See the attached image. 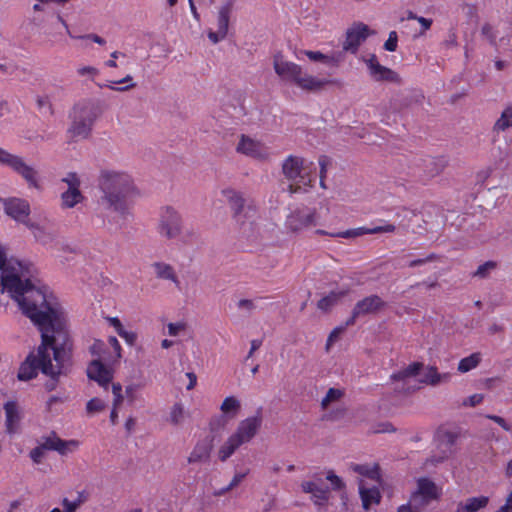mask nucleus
Instances as JSON below:
<instances>
[{"instance_id": "nucleus-41", "label": "nucleus", "mask_w": 512, "mask_h": 512, "mask_svg": "<svg viewBox=\"0 0 512 512\" xmlns=\"http://www.w3.org/2000/svg\"><path fill=\"white\" fill-rule=\"evenodd\" d=\"M300 54L305 55L312 62H320L328 66H336L338 64L334 56L323 54L320 51L303 50Z\"/></svg>"}, {"instance_id": "nucleus-4", "label": "nucleus", "mask_w": 512, "mask_h": 512, "mask_svg": "<svg viewBox=\"0 0 512 512\" xmlns=\"http://www.w3.org/2000/svg\"><path fill=\"white\" fill-rule=\"evenodd\" d=\"M26 227L35 240L47 249L64 252L75 251L67 240L59 235L53 220L45 214L35 215L30 222H27Z\"/></svg>"}, {"instance_id": "nucleus-20", "label": "nucleus", "mask_w": 512, "mask_h": 512, "mask_svg": "<svg viewBox=\"0 0 512 512\" xmlns=\"http://www.w3.org/2000/svg\"><path fill=\"white\" fill-rule=\"evenodd\" d=\"M364 61L373 80L378 82L385 81L391 83H397L400 81L398 74L390 68L381 65L374 54L370 55Z\"/></svg>"}, {"instance_id": "nucleus-16", "label": "nucleus", "mask_w": 512, "mask_h": 512, "mask_svg": "<svg viewBox=\"0 0 512 512\" xmlns=\"http://www.w3.org/2000/svg\"><path fill=\"white\" fill-rule=\"evenodd\" d=\"M373 34H375V32L366 24L360 22L355 23L346 32V38L343 42V50L355 54L360 45Z\"/></svg>"}, {"instance_id": "nucleus-40", "label": "nucleus", "mask_w": 512, "mask_h": 512, "mask_svg": "<svg viewBox=\"0 0 512 512\" xmlns=\"http://www.w3.org/2000/svg\"><path fill=\"white\" fill-rule=\"evenodd\" d=\"M423 365L418 362L409 364L404 369L391 375V379L394 381H407L409 378L415 377L419 374Z\"/></svg>"}, {"instance_id": "nucleus-49", "label": "nucleus", "mask_w": 512, "mask_h": 512, "mask_svg": "<svg viewBox=\"0 0 512 512\" xmlns=\"http://www.w3.org/2000/svg\"><path fill=\"white\" fill-rule=\"evenodd\" d=\"M343 331V327H336L330 332L325 344V350L327 352H329L333 345L340 339V336L343 333Z\"/></svg>"}, {"instance_id": "nucleus-26", "label": "nucleus", "mask_w": 512, "mask_h": 512, "mask_svg": "<svg viewBox=\"0 0 512 512\" xmlns=\"http://www.w3.org/2000/svg\"><path fill=\"white\" fill-rule=\"evenodd\" d=\"M385 306L384 301L376 295H372L359 301L354 309L353 316L359 317L362 315L372 314L380 311Z\"/></svg>"}, {"instance_id": "nucleus-6", "label": "nucleus", "mask_w": 512, "mask_h": 512, "mask_svg": "<svg viewBox=\"0 0 512 512\" xmlns=\"http://www.w3.org/2000/svg\"><path fill=\"white\" fill-rule=\"evenodd\" d=\"M233 18V0H226L216 7L211 26L206 30L207 38L211 44L216 45L228 37Z\"/></svg>"}, {"instance_id": "nucleus-62", "label": "nucleus", "mask_w": 512, "mask_h": 512, "mask_svg": "<svg viewBox=\"0 0 512 512\" xmlns=\"http://www.w3.org/2000/svg\"><path fill=\"white\" fill-rule=\"evenodd\" d=\"M242 479H243V475L234 476V478L229 483V485L227 487L221 489V491L219 493H217V495H222V494L230 491L233 487L237 486L241 482Z\"/></svg>"}, {"instance_id": "nucleus-46", "label": "nucleus", "mask_w": 512, "mask_h": 512, "mask_svg": "<svg viewBox=\"0 0 512 512\" xmlns=\"http://www.w3.org/2000/svg\"><path fill=\"white\" fill-rule=\"evenodd\" d=\"M45 446L46 445H45V438H44L38 446H36L35 448H33L30 451L29 456L35 464L41 463L42 460L44 459L46 451L49 450V448H47Z\"/></svg>"}, {"instance_id": "nucleus-38", "label": "nucleus", "mask_w": 512, "mask_h": 512, "mask_svg": "<svg viewBox=\"0 0 512 512\" xmlns=\"http://www.w3.org/2000/svg\"><path fill=\"white\" fill-rule=\"evenodd\" d=\"M482 361V354L480 352H475L470 354L467 357L462 358L457 366V371L459 373H467L479 366Z\"/></svg>"}, {"instance_id": "nucleus-24", "label": "nucleus", "mask_w": 512, "mask_h": 512, "mask_svg": "<svg viewBox=\"0 0 512 512\" xmlns=\"http://www.w3.org/2000/svg\"><path fill=\"white\" fill-rule=\"evenodd\" d=\"M45 447L49 450L57 451L61 455H68L79 448V441L75 439L63 440L56 435H50L45 438Z\"/></svg>"}, {"instance_id": "nucleus-37", "label": "nucleus", "mask_w": 512, "mask_h": 512, "mask_svg": "<svg viewBox=\"0 0 512 512\" xmlns=\"http://www.w3.org/2000/svg\"><path fill=\"white\" fill-rule=\"evenodd\" d=\"M103 87L116 91V92H126L132 90L136 87V83L134 82L133 77L128 74L124 78L118 81L110 80L107 81Z\"/></svg>"}, {"instance_id": "nucleus-11", "label": "nucleus", "mask_w": 512, "mask_h": 512, "mask_svg": "<svg viewBox=\"0 0 512 512\" xmlns=\"http://www.w3.org/2000/svg\"><path fill=\"white\" fill-rule=\"evenodd\" d=\"M158 234L165 239H174L182 232L181 214L171 206L163 207L157 224Z\"/></svg>"}, {"instance_id": "nucleus-21", "label": "nucleus", "mask_w": 512, "mask_h": 512, "mask_svg": "<svg viewBox=\"0 0 512 512\" xmlns=\"http://www.w3.org/2000/svg\"><path fill=\"white\" fill-rule=\"evenodd\" d=\"M3 409L6 430L9 434H14L17 432L23 418L22 408L16 400L9 399L4 403Z\"/></svg>"}, {"instance_id": "nucleus-17", "label": "nucleus", "mask_w": 512, "mask_h": 512, "mask_svg": "<svg viewBox=\"0 0 512 512\" xmlns=\"http://www.w3.org/2000/svg\"><path fill=\"white\" fill-rule=\"evenodd\" d=\"M348 470L355 474L358 487L360 483L364 485L371 482L380 483L381 476L376 463H350Z\"/></svg>"}, {"instance_id": "nucleus-53", "label": "nucleus", "mask_w": 512, "mask_h": 512, "mask_svg": "<svg viewBox=\"0 0 512 512\" xmlns=\"http://www.w3.org/2000/svg\"><path fill=\"white\" fill-rule=\"evenodd\" d=\"M398 35L395 31L389 33L388 39L384 43V49L389 52H394L397 49Z\"/></svg>"}, {"instance_id": "nucleus-19", "label": "nucleus", "mask_w": 512, "mask_h": 512, "mask_svg": "<svg viewBox=\"0 0 512 512\" xmlns=\"http://www.w3.org/2000/svg\"><path fill=\"white\" fill-rule=\"evenodd\" d=\"M113 366L100 360H92L87 367V376L90 380L105 388L113 379Z\"/></svg>"}, {"instance_id": "nucleus-57", "label": "nucleus", "mask_w": 512, "mask_h": 512, "mask_svg": "<svg viewBox=\"0 0 512 512\" xmlns=\"http://www.w3.org/2000/svg\"><path fill=\"white\" fill-rule=\"evenodd\" d=\"M483 399V394L476 393L464 399L463 405L468 407H474L482 403Z\"/></svg>"}, {"instance_id": "nucleus-5", "label": "nucleus", "mask_w": 512, "mask_h": 512, "mask_svg": "<svg viewBox=\"0 0 512 512\" xmlns=\"http://www.w3.org/2000/svg\"><path fill=\"white\" fill-rule=\"evenodd\" d=\"M262 425V417L260 415H252L241 420L236 429L222 443L218 449V458L226 461L235 451L250 442L258 433Z\"/></svg>"}, {"instance_id": "nucleus-31", "label": "nucleus", "mask_w": 512, "mask_h": 512, "mask_svg": "<svg viewBox=\"0 0 512 512\" xmlns=\"http://www.w3.org/2000/svg\"><path fill=\"white\" fill-rule=\"evenodd\" d=\"M189 417V412L182 402L174 403L168 412L167 422L173 426H183Z\"/></svg>"}, {"instance_id": "nucleus-3", "label": "nucleus", "mask_w": 512, "mask_h": 512, "mask_svg": "<svg viewBox=\"0 0 512 512\" xmlns=\"http://www.w3.org/2000/svg\"><path fill=\"white\" fill-rule=\"evenodd\" d=\"M273 68L279 78L293 83L303 91L317 92L329 83L324 78L303 71L300 65L287 60L282 53L273 56Z\"/></svg>"}, {"instance_id": "nucleus-61", "label": "nucleus", "mask_w": 512, "mask_h": 512, "mask_svg": "<svg viewBox=\"0 0 512 512\" xmlns=\"http://www.w3.org/2000/svg\"><path fill=\"white\" fill-rule=\"evenodd\" d=\"M237 307L242 311H251L255 308V305L250 299H241L238 301Z\"/></svg>"}, {"instance_id": "nucleus-25", "label": "nucleus", "mask_w": 512, "mask_h": 512, "mask_svg": "<svg viewBox=\"0 0 512 512\" xmlns=\"http://www.w3.org/2000/svg\"><path fill=\"white\" fill-rule=\"evenodd\" d=\"M221 193L223 197L229 202L236 217H239L243 211H246L247 214H255V208L250 205H246L243 196L239 192L231 188H226L223 189Z\"/></svg>"}, {"instance_id": "nucleus-56", "label": "nucleus", "mask_w": 512, "mask_h": 512, "mask_svg": "<svg viewBox=\"0 0 512 512\" xmlns=\"http://www.w3.org/2000/svg\"><path fill=\"white\" fill-rule=\"evenodd\" d=\"M119 336L123 338L126 344H128L129 346H133L138 339V335L136 332L127 330L126 328L122 331V333Z\"/></svg>"}, {"instance_id": "nucleus-9", "label": "nucleus", "mask_w": 512, "mask_h": 512, "mask_svg": "<svg viewBox=\"0 0 512 512\" xmlns=\"http://www.w3.org/2000/svg\"><path fill=\"white\" fill-rule=\"evenodd\" d=\"M313 163L308 162L302 157L290 155L282 164L284 176L296 185H306L310 182V172Z\"/></svg>"}, {"instance_id": "nucleus-64", "label": "nucleus", "mask_w": 512, "mask_h": 512, "mask_svg": "<svg viewBox=\"0 0 512 512\" xmlns=\"http://www.w3.org/2000/svg\"><path fill=\"white\" fill-rule=\"evenodd\" d=\"M186 377L188 378L189 382L186 386L187 390H192L197 385V376L194 372H187Z\"/></svg>"}, {"instance_id": "nucleus-15", "label": "nucleus", "mask_w": 512, "mask_h": 512, "mask_svg": "<svg viewBox=\"0 0 512 512\" xmlns=\"http://www.w3.org/2000/svg\"><path fill=\"white\" fill-rule=\"evenodd\" d=\"M5 213L17 222L27 225L32 218L30 204L27 200L17 197L1 199Z\"/></svg>"}, {"instance_id": "nucleus-45", "label": "nucleus", "mask_w": 512, "mask_h": 512, "mask_svg": "<svg viewBox=\"0 0 512 512\" xmlns=\"http://www.w3.org/2000/svg\"><path fill=\"white\" fill-rule=\"evenodd\" d=\"M106 406H107V403L105 400L98 398V397L91 398L86 403V407H85L86 414L90 417L95 416L96 414L103 412L105 410Z\"/></svg>"}, {"instance_id": "nucleus-32", "label": "nucleus", "mask_w": 512, "mask_h": 512, "mask_svg": "<svg viewBox=\"0 0 512 512\" xmlns=\"http://www.w3.org/2000/svg\"><path fill=\"white\" fill-rule=\"evenodd\" d=\"M489 501L490 498L484 495L470 497L459 503L457 509L462 510V512H478L486 508Z\"/></svg>"}, {"instance_id": "nucleus-33", "label": "nucleus", "mask_w": 512, "mask_h": 512, "mask_svg": "<svg viewBox=\"0 0 512 512\" xmlns=\"http://www.w3.org/2000/svg\"><path fill=\"white\" fill-rule=\"evenodd\" d=\"M211 452V445L207 442H199L195 445L190 455L188 462L190 464H198L206 462L209 459Z\"/></svg>"}, {"instance_id": "nucleus-52", "label": "nucleus", "mask_w": 512, "mask_h": 512, "mask_svg": "<svg viewBox=\"0 0 512 512\" xmlns=\"http://www.w3.org/2000/svg\"><path fill=\"white\" fill-rule=\"evenodd\" d=\"M496 267V263L493 262V261H488V262H485L484 264L480 265L476 272H475V275L478 276V277H486L492 270H494Z\"/></svg>"}, {"instance_id": "nucleus-30", "label": "nucleus", "mask_w": 512, "mask_h": 512, "mask_svg": "<svg viewBox=\"0 0 512 512\" xmlns=\"http://www.w3.org/2000/svg\"><path fill=\"white\" fill-rule=\"evenodd\" d=\"M92 125L83 121L71 119V124L67 130V137L70 141H79L89 137Z\"/></svg>"}, {"instance_id": "nucleus-48", "label": "nucleus", "mask_w": 512, "mask_h": 512, "mask_svg": "<svg viewBox=\"0 0 512 512\" xmlns=\"http://www.w3.org/2000/svg\"><path fill=\"white\" fill-rule=\"evenodd\" d=\"M396 227L393 224L385 223L384 225L374 226L371 228L364 227L366 234L393 233Z\"/></svg>"}, {"instance_id": "nucleus-43", "label": "nucleus", "mask_w": 512, "mask_h": 512, "mask_svg": "<svg viewBox=\"0 0 512 512\" xmlns=\"http://www.w3.org/2000/svg\"><path fill=\"white\" fill-rule=\"evenodd\" d=\"M510 127H512V103L504 108L500 117L494 124L496 131H505Z\"/></svg>"}, {"instance_id": "nucleus-47", "label": "nucleus", "mask_w": 512, "mask_h": 512, "mask_svg": "<svg viewBox=\"0 0 512 512\" xmlns=\"http://www.w3.org/2000/svg\"><path fill=\"white\" fill-rule=\"evenodd\" d=\"M326 480L330 483L333 490L340 491L346 488L344 480L332 470L326 472Z\"/></svg>"}, {"instance_id": "nucleus-27", "label": "nucleus", "mask_w": 512, "mask_h": 512, "mask_svg": "<svg viewBox=\"0 0 512 512\" xmlns=\"http://www.w3.org/2000/svg\"><path fill=\"white\" fill-rule=\"evenodd\" d=\"M301 489L304 493L311 495V501L317 506L325 505L330 497L329 490L320 487L313 481H304L301 483Z\"/></svg>"}, {"instance_id": "nucleus-50", "label": "nucleus", "mask_w": 512, "mask_h": 512, "mask_svg": "<svg viewBox=\"0 0 512 512\" xmlns=\"http://www.w3.org/2000/svg\"><path fill=\"white\" fill-rule=\"evenodd\" d=\"M140 388V384L137 383H130L125 387V395L129 402L132 403L138 399Z\"/></svg>"}, {"instance_id": "nucleus-63", "label": "nucleus", "mask_w": 512, "mask_h": 512, "mask_svg": "<svg viewBox=\"0 0 512 512\" xmlns=\"http://www.w3.org/2000/svg\"><path fill=\"white\" fill-rule=\"evenodd\" d=\"M496 512H512V490L508 493L504 505H502Z\"/></svg>"}, {"instance_id": "nucleus-10", "label": "nucleus", "mask_w": 512, "mask_h": 512, "mask_svg": "<svg viewBox=\"0 0 512 512\" xmlns=\"http://www.w3.org/2000/svg\"><path fill=\"white\" fill-rule=\"evenodd\" d=\"M89 351L92 356L96 357L94 360H100L109 365H116L122 358L123 349L118 339L110 336L107 339V343L102 340H95L90 345Z\"/></svg>"}, {"instance_id": "nucleus-35", "label": "nucleus", "mask_w": 512, "mask_h": 512, "mask_svg": "<svg viewBox=\"0 0 512 512\" xmlns=\"http://www.w3.org/2000/svg\"><path fill=\"white\" fill-rule=\"evenodd\" d=\"M451 375L449 373H439L435 367H427L421 382L436 386L449 382Z\"/></svg>"}, {"instance_id": "nucleus-7", "label": "nucleus", "mask_w": 512, "mask_h": 512, "mask_svg": "<svg viewBox=\"0 0 512 512\" xmlns=\"http://www.w3.org/2000/svg\"><path fill=\"white\" fill-rule=\"evenodd\" d=\"M0 165L8 167L13 172L20 175L29 187L40 188L37 170L27 163L22 156L10 153L0 147Z\"/></svg>"}, {"instance_id": "nucleus-36", "label": "nucleus", "mask_w": 512, "mask_h": 512, "mask_svg": "<svg viewBox=\"0 0 512 512\" xmlns=\"http://www.w3.org/2000/svg\"><path fill=\"white\" fill-rule=\"evenodd\" d=\"M152 269L157 278L177 282L175 270L170 264L165 262H155L152 264Z\"/></svg>"}, {"instance_id": "nucleus-28", "label": "nucleus", "mask_w": 512, "mask_h": 512, "mask_svg": "<svg viewBox=\"0 0 512 512\" xmlns=\"http://www.w3.org/2000/svg\"><path fill=\"white\" fill-rule=\"evenodd\" d=\"M241 408L242 405L240 399L234 395H230L223 399V401L220 404L219 410L224 419L232 420L239 415Z\"/></svg>"}, {"instance_id": "nucleus-13", "label": "nucleus", "mask_w": 512, "mask_h": 512, "mask_svg": "<svg viewBox=\"0 0 512 512\" xmlns=\"http://www.w3.org/2000/svg\"><path fill=\"white\" fill-rule=\"evenodd\" d=\"M67 188L60 195V205L63 209H72L83 203L85 196L80 190L81 179L74 173H67L61 180Z\"/></svg>"}, {"instance_id": "nucleus-59", "label": "nucleus", "mask_w": 512, "mask_h": 512, "mask_svg": "<svg viewBox=\"0 0 512 512\" xmlns=\"http://www.w3.org/2000/svg\"><path fill=\"white\" fill-rule=\"evenodd\" d=\"M418 23L421 26V30L419 32V35H424L427 30L431 28V25L433 23L432 19L425 18V17H419L417 18Z\"/></svg>"}, {"instance_id": "nucleus-55", "label": "nucleus", "mask_w": 512, "mask_h": 512, "mask_svg": "<svg viewBox=\"0 0 512 512\" xmlns=\"http://www.w3.org/2000/svg\"><path fill=\"white\" fill-rule=\"evenodd\" d=\"M77 74L79 76H87L93 78L99 74V70L93 66H81L77 68Z\"/></svg>"}, {"instance_id": "nucleus-12", "label": "nucleus", "mask_w": 512, "mask_h": 512, "mask_svg": "<svg viewBox=\"0 0 512 512\" xmlns=\"http://www.w3.org/2000/svg\"><path fill=\"white\" fill-rule=\"evenodd\" d=\"M237 153L258 161H267L271 151L262 141L246 134H241L235 146Z\"/></svg>"}, {"instance_id": "nucleus-42", "label": "nucleus", "mask_w": 512, "mask_h": 512, "mask_svg": "<svg viewBox=\"0 0 512 512\" xmlns=\"http://www.w3.org/2000/svg\"><path fill=\"white\" fill-rule=\"evenodd\" d=\"M57 19H58L59 23H60V24L63 26V28L65 29L66 34H67L71 39H88V40H91V41H93V42H95V43H97V44H99V45H104V44L106 43V41H105L102 37H100V36H98V35H96V34H86V35H80V36H78V35H74V34L71 32V30H70V28H69L68 23L66 22V20H65L61 15H58V16H57Z\"/></svg>"}, {"instance_id": "nucleus-22", "label": "nucleus", "mask_w": 512, "mask_h": 512, "mask_svg": "<svg viewBox=\"0 0 512 512\" xmlns=\"http://www.w3.org/2000/svg\"><path fill=\"white\" fill-rule=\"evenodd\" d=\"M99 116V110L95 103L91 101H81L74 105L70 118L83 121L87 124L94 125Z\"/></svg>"}, {"instance_id": "nucleus-23", "label": "nucleus", "mask_w": 512, "mask_h": 512, "mask_svg": "<svg viewBox=\"0 0 512 512\" xmlns=\"http://www.w3.org/2000/svg\"><path fill=\"white\" fill-rule=\"evenodd\" d=\"M380 483H360L358 493L361 499L362 507L364 510H369L372 506L378 505L381 501L382 495L379 488Z\"/></svg>"}, {"instance_id": "nucleus-58", "label": "nucleus", "mask_w": 512, "mask_h": 512, "mask_svg": "<svg viewBox=\"0 0 512 512\" xmlns=\"http://www.w3.org/2000/svg\"><path fill=\"white\" fill-rule=\"evenodd\" d=\"M107 321L109 325L114 328L118 335H120L122 331L125 329L124 325L117 317H109Z\"/></svg>"}, {"instance_id": "nucleus-60", "label": "nucleus", "mask_w": 512, "mask_h": 512, "mask_svg": "<svg viewBox=\"0 0 512 512\" xmlns=\"http://www.w3.org/2000/svg\"><path fill=\"white\" fill-rule=\"evenodd\" d=\"M489 419L496 422L498 425H500L504 430L506 431H512V424L508 423L504 418L496 415H490L488 416Z\"/></svg>"}, {"instance_id": "nucleus-29", "label": "nucleus", "mask_w": 512, "mask_h": 512, "mask_svg": "<svg viewBox=\"0 0 512 512\" xmlns=\"http://www.w3.org/2000/svg\"><path fill=\"white\" fill-rule=\"evenodd\" d=\"M349 293V289L346 287H338L332 290L329 294L322 297L318 301V308L322 311H329L332 307L338 304L344 297Z\"/></svg>"}, {"instance_id": "nucleus-8", "label": "nucleus", "mask_w": 512, "mask_h": 512, "mask_svg": "<svg viewBox=\"0 0 512 512\" xmlns=\"http://www.w3.org/2000/svg\"><path fill=\"white\" fill-rule=\"evenodd\" d=\"M318 224H320V214L316 208L299 207L286 216L284 227L288 233L298 235Z\"/></svg>"}, {"instance_id": "nucleus-18", "label": "nucleus", "mask_w": 512, "mask_h": 512, "mask_svg": "<svg viewBox=\"0 0 512 512\" xmlns=\"http://www.w3.org/2000/svg\"><path fill=\"white\" fill-rule=\"evenodd\" d=\"M459 437L456 429L450 427H440L435 435L437 448L441 451L438 461L448 458L453 453V447Z\"/></svg>"}, {"instance_id": "nucleus-44", "label": "nucleus", "mask_w": 512, "mask_h": 512, "mask_svg": "<svg viewBox=\"0 0 512 512\" xmlns=\"http://www.w3.org/2000/svg\"><path fill=\"white\" fill-rule=\"evenodd\" d=\"M167 334L170 337H180L187 334L189 325L186 321L180 320L175 322H169L167 325Z\"/></svg>"}, {"instance_id": "nucleus-14", "label": "nucleus", "mask_w": 512, "mask_h": 512, "mask_svg": "<svg viewBox=\"0 0 512 512\" xmlns=\"http://www.w3.org/2000/svg\"><path fill=\"white\" fill-rule=\"evenodd\" d=\"M441 495V489L428 478H419L416 481V488L410 496V504L415 508L428 505L431 501L437 500Z\"/></svg>"}, {"instance_id": "nucleus-1", "label": "nucleus", "mask_w": 512, "mask_h": 512, "mask_svg": "<svg viewBox=\"0 0 512 512\" xmlns=\"http://www.w3.org/2000/svg\"><path fill=\"white\" fill-rule=\"evenodd\" d=\"M0 291L8 292L41 332L42 343L37 354L28 356L21 364L18 379H33L38 369L52 378L64 373L70 361L67 312L53 291L32 277L31 267L8 258L1 245Z\"/></svg>"}, {"instance_id": "nucleus-34", "label": "nucleus", "mask_w": 512, "mask_h": 512, "mask_svg": "<svg viewBox=\"0 0 512 512\" xmlns=\"http://www.w3.org/2000/svg\"><path fill=\"white\" fill-rule=\"evenodd\" d=\"M315 234L319 236H329L332 238L355 239L365 235V231L364 227L352 228L342 232H328L323 229H317L315 230Z\"/></svg>"}, {"instance_id": "nucleus-51", "label": "nucleus", "mask_w": 512, "mask_h": 512, "mask_svg": "<svg viewBox=\"0 0 512 512\" xmlns=\"http://www.w3.org/2000/svg\"><path fill=\"white\" fill-rule=\"evenodd\" d=\"M112 394H113V406H115V408H119L124 399L122 386L120 383L112 384Z\"/></svg>"}, {"instance_id": "nucleus-2", "label": "nucleus", "mask_w": 512, "mask_h": 512, "mask_svg": "<svg viewBox=\"0 0 512 512\" xmlns=\"http://www.w3.org/2000/svg\"><path fill=\"white\" fill-rule=\"evenodd\" d=\"M100 204L121 218L130 215L140 190L131 175L121 171H103L99 179Z\"/></svg>"}, {"instance_id": "nucleus-54", "label": "nucleus", "mask_w": 512, "mask_h": 512, "mask_svg": "<svg viewBox=\"0 0 512 512\" xmlns=\"http://www.w3.org/2000/svg\"><path fill=\"white\" fill-rule=\"evenodd\" d=\"M83 499L78 498L75 501H69L67 499H64L62 502L64 512H75L80 505L83 503Z\"/></svg>"}, {"instance_id": "nucleus-39", "label": "nucleus", "mask_w": 512, "mask_h": 512, "mask_svg": "<svg viewBox=\"0 0 512 512\" xmlns=\"http://www.w3.org/2000/svg\"><path fill=\"white\" fill-rule=\"evenodd\" d=\"M345 392L340 388H330L321 400V407L325 410L336 406L343 398Z\"/></svg>"}]
</instances>
